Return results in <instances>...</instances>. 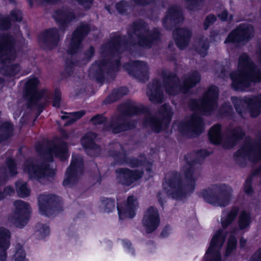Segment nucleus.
Instances as JSON below:
<instances>
[{
  "instance_id": "54",
  "label": "nucleus",
  "mask_w": 261,
  "mask_h": 261,
  "mask_svg": "<svg viewBox=\"0 0 261 261\" xmlns=\"http://www.w3.org/2000/svg\"><path fill=\"white\" fill-rule=\"evenodd\" d=\"M11 22L8 18H0V30H6L10 27Z\"/></svg>"
},
{
  "instance_id": "51",
  "label": "nucleus",
  "mask_w": 261,
  "mask_h": 261,
  "mask_svg": "<svg viewBox=\"0 0 261 261\" xmlns=\"http://www.w3.org/2000/svg\"><path fill=\"white\" fill-rule=\"evenodd\" d=\"M61 99V92L59 89H56L53 103V106L57 108H59L60 107Z\"/></svg>"
},
{
  "instance_id": "1",
  "label": "nucleus",
  "mask_w": 261,
  "mask_h": 261,
  "mask_svg": "<svg viewBox=\"0 0 261 261\" xmlns=\"http://www.w3.org/2000/svg\"><path fill=\"white\" fill-rule=\"evenodd\" d=\"M161 38L159 30L155 28L150 32L143 20L136 21L130 25L127 35H115L110 41L101 46L100 54L103 59L93 64L89 71L91 79L102 84L107 75L113 77L120 65V55L124 50L132 54L140 48L149 49L156 44Z\"/></svg>"
},
{
  "instance_id": "9",
  "label": "nucleus",
  "mask_w": 261,
  "mask_h": 261,
  "mask_svg": "<svg viewBox=\"0 0 261 261\" xmlns=\"http://www.w3.org/2000/svg\"><path fill=\"white\" fill-rule=\"evenodd\" d=\"M163 85L169 94L175 95L181 91L184 93L200 82L201 76L197 71H193L184 76L182 85L179 84L178 78L172 72L163 71Z\"/></svg>"
},
{
  "instance_id": "44",
  "label": "nucleus",
  "mask_w": 261,
  "mask_h": 261,
  "mask_svg": "<svg viewBox=\"0 0 261 261\" xmlns=\"http://www.w3.org/2000/svg\"><path fill=\"white\" fill-rule=\"evenodd\" d=\"M104 212L109 213L112 212L115 208L114 199L111 198H105L101 201Z\"/></svg>"
},
{
  "instance_id": "60",
  "label": "nucleus",
  "mask_w": 261,
  "mask_h": 261,
  "mask_svg": "<svg viewBox=\"0 0 261 261\" xmlns=\"http://www.w3.org/2000/svg\"><path fill=\"white\" fill-rule=\"evenodd\" d=\"M210 37L214 40L216 41L219 39V34L218 31L216 30H212L210 32Z\"/></svg>"
},
{
  "instance_id": "21",
  "label": "nucleus",
  "mask_w": 261,
  "mask_h": 261,
  "mask_svg": "<svg viewBox=\"0 0 261 261\" xmlns=\"http://www.w3.org/2000/svg\"><path fill=\"white\" fill-rule=\"evenodd\" d=\"M254 29L248 24H241L235 30L229 33L225 43L248 42L253 36Z\"/></svg>"
},
{
  "instance_id": "17",
  "label": "nucleus",
  "mask_w": 261,
  "mask_h": 261,
  "mask_svg": "<svg viewBox=\"0 0 261 261\" xmlns=\"http://www.w3.org/2000/svg\"><path fill=\"white\" fill-rule=\"evenodd\" d=\"M204 124L201 117L194 113L190 118L179 124L178 129L184 135L194 138L203 132Z\"/></svg>"
},
{
  "instance_id": "63",
  "label": "nucleus",
  "mask_w": 261,
  "mask_h": 261,
  "mask_svg": "<svg viewBox=\"0 0 261 261\" xmlns=\"http://www.w3.org/2000/svg\"><path fill=\"white\" fill-rule=\"evenodd\" d=\"M124 245L129 250L132 249V244L128 241H123Z\"/></svg>"
},
{
  "instance_id": "24",
  "label": "nucleus",
  "mask_w": 261,
  "mask_h": 261,
  "mask_svg": "<svg viewBox=\"0 0 261 261\" xmlns=\"http://www.w3.org/2000/svg\"><path fill=\"white\" fill-rule=\"evenodd\" d=\"M160 223V218L158 210L153 206L149 207L144 213L142 223L147 233L155 231Z\"/></svg>"
},
{
  "instance_id": "58",
  "label": "nucleus",
  "mask_w": 261,
  "mask_h": 261,
  "mask_svg": "<svg viewBox=\"0 0 261 261\" xmlns=\"http://www.w3.org/2000/svg\"><path fill=\"white\" fill-rule=\"evenodd\" d=\"M134 3L139 6H145L153 2L154 0H132Z\"/></svg>"
},
{
  "instance_id": "52",
  "label": "nucleus",
  "mask_w": 261,
  "mask_h": 261,
  "mask_svg": "<svg viewBox=\"0 0 261 261\" xmlns=\"http://www.w3.org/2000/svg\"><path fill=\"white\" fill-rule=\"evenodd\" d=\"M11 18L13 21L20 22L22 21V13L19 10H14L11 12Z\"/></svg>"
},
{
  "instance_id": "30",
  "label": "nucleus",
  "mask_w": 261,
  "mask_h": 261,
  "mask_svg": "<svg viewBox=\"0 0 261 261\" xmlns=\"http://www.w3.org/2000/svg\"><path fill=\"white\" fill-rule=\"evenodd\" d=\"M173 34L176 45L179 49H183L189 45L192 33L188 29L179 28L174 31Z\"/></svg>"
},
{
  "instance_id": "41",
  "label": "nucleus",
  "mask_w": 261,
  "mask_h": 261,
  "mask_svg": "<svg viewBox=\"0 0 261 261\" xmlns=\"http://www.w3.org/2000/svg\"><path fill=\"white\" fill-rule=\"evenodd\" d=\"M16 190L18 195L22 198L29 196L30 194V190L27 187V184L22 180H19L15 182Z\"/></svg>"
},
{
  "instance_id": "8",
  "label": "nucleus",
  "mask_w": 261,
  "mask_h": 261,
  "mask_svg": "<svg viewBox=\"0 0 261 261\" xmlns=\"http://www.w3.org/2000/svg\"><path fill=\"white\" fill-rule=\"evenodd\" d=\"M14 44L13 37L0 33V61L3 64L0 69V73L5 76H13L20 70V67L17 64L7 65L14 61L16 57L14 49Z\"/></svg>"
},
{
  "instance_id": "35",
  "label": "nucleus",
  "mask_w": 261,
  "mask_h": 261,
  "mask_svg": "<svg viewBox=\"0 0 261 261\" xmlns=\"http://www.w3.org/2000/svg\"><path fill=\"white\" fill-rule=\"evenodd\" d=\"M128 93V90L126 87H120L113 90L111 95L108 96L103 101L105 104L113 103L120 98Z\"/></svg>"
},
{
  "instance_id": "27",
  "label": "nucleus",
  "mask_w": 261,
  "mask_h": 261,
  "mask_svg": "<svg viewBox=\"0 0 261 261\" xmlns=\"http://www.w3.org/2000/svg\"><path fill=\"white\" fill-rule=\"evenodd\" d=\"M182 13L180 8L177 6H172L168 9L165 18L163 20V23L166 29L171 30L182 21Z\"/></svg>"
},
{
  "instance_id": "3",
  "label": "nucleus",
  "mask_w": 261,
  "mask_h": 261,
  "mask_svg": "<svg viewBox=\"0 0 261 261\" xmlns=\"http://www.w3.org/2000/svg\"><path fill=\"white\" fill-rule=\"evenodd\" d=\"M36 151L40 154L43 162L38 165L36 161L30 158L24 163V171L28 173L32 178L36 179L42 184H47L54 180L55 173L49 168L48 164L53 160V155L61 161L66 160L68 157L67 144L61 142L58 144L49 143L44 146L38 145L36 147Z\"/></svg>"
},
{
  "instance_id": "49",
  "label": "nucleus",
  "mask_w": 261,
  "mask_h": 261,
  "mask_svg": "<svg viewBox=\"0 0 261 261\" xmlns=\"http://www.w3.org/2000/svg\"><path fill=\"white\" fill-rule=\"evenodd\" d=\"M186 2L187 8L190 10L197 9L202 3L203 0H184Z\"/></svg>"
},
{
  "instance_id": "14",
  "label": "nucleus",
  "mask_w": 261,
  "mask_h": 261,
  "mask_svg": "<svg viewBox=\"0 0 261 261\" xmlns=\"http://www.w3.org/2000/svg\"><path fill=\"white\" fill-rule=\"evenodd\" d=\"M232 189L225 184L215 185L203 191L201 194L204 200L214 205L224 207L229 203Z\"/></svg>"
},
{
  "instance_id": "50",
  "label": "nucleus",
  "mask_w": 261,
  "mask_h": 261,
  "mask_svg": "<svg viewBox=\"0 0 261 261\" xmlns=\"http://www.w3.org/2000/svg\"><path fill=\"white\" fill-rule=\"evenodd\" d=\"M252 180V176L250 175L246 179L244 186V191L248 195H251L253 193L252 188L251 187V183Z\"/></svg>"
},
{
  "instance_id": "6",
  "label": "nucleus",
  "mask_w": 261,
  "mask_h": 261,
  "mask_svg": "<svg viewBox=\"0 0 261 261\" xmlns=\"http://www.w3.org/2000/svg\"><path fill=\"white\" fill-rule=\"evenodd\" d=\"M239 208L233 207L229 211L223 212L221 219L223 229L217 230L213 237L210 246L203 257V261H221L220 251L225 241L227 232L224 229L228 227L236 220Z\"/></svg>"
},
{
  "instance_id": "15",
  "label": "nucleus",
  "mask_w": 261,
  "mask_h": 261,
  "mask_svg": "<svg viewBox=\"0 0 261 261\" xmlns=\"http://www.w3.org/2000/svg\"><path fill=\"white\" fill-rule=\"evenodd\" d=\"M172 116L170 106L165 103L159 109L158 114L155 115L148 114L144 120L143 124L145 126L149 127L156 133H159L163 127L164 121H169Z\"/></svg>"
},
{
  "instance_id": "25",
  "label": "nucleus",
  "mask_w": 261,
  "mask_h": 261,
  "mask_svg": "<svg viewBox=\"0 0 261 261\" xmlns=\"http://www.w3.org/2000/svg\"><path fill=\"white\" fill-rule=\"evenodd\" d=\"M146 94L149 100L154 103H161L164 101L163 88L161 82L156 79L149 82Z\"/></svg>"
},
{
  "instance_id": "32",
  "label": "nucleus",
  "mask_w": 261,
  "mask_h": 261,
  "mask_svg": "<svg viewBox=\"0 0 261 261\" xmlns=\"http://www.w3.org/2000/svg\"><path fill=\"white\" fill-rule=\"evenodd\" d=\"M10 231L4 227H0V261H5L6 250L10 245Z\"/></svg>"
},
{
  "instance_id": "4",
  "label": "nucleus",
  "mask_w": 261,
  "mask_h": 261,
  "mask_svg": "<svg viewBox=\"0 0 261 261\" xmlns=\"http://www.w3.org/2000/svg\"><path fill=\"white\" fill-rule=\"evenodd\" d=\"M90 30V27L88 24L81 23L73 33L67 50L70 57L67 58L66 61V71L69 74L73 72L72 68L73 66L86 64L94 54L95 50L93 46H90L84 53H80L82 47V42Z\"/></svg>"
},
{
  "instance_id": "26",
  "label": "nucleus",
  "mask_w": 261,
  "mask_h": 261,
  "mask_svg": "<svg viewBox=\"0 0 261 261\" xmlns=\"http://www.w3.org/2000/svg\"><path fill=\"white\" fill-rule=\"evenodd\" d=\"M138 205L137 198L134 196H128L126 203L122 205H117L119 219L124 220L126 218H133L135 215Z\"/></svg>"
},
{
  "instance_id": "48",
  "label": "nucleus",
  "mask_w": 261,
  "mask_h": 261,
  "mask_svg": "<svg viewBox=\"0 0 261 261\" xmlns=\"http://www.w3.org/2000/svg\"><path fill=\"white\" fill-rule=\"evenodd\" d=\"M219 112L221 115L229 116L232 114V108L229 103H224L219 109Z\"/></svg>"
},
{
  "instance_id": "36",
  "label": "nucleus",
  "mask_w": 261,
  "mask_h": 261,
  "mask_svg": "<svg viewBox=\"0 0 261 261\" xmlns=\"http://www.w3.org/2000/svg\"><path fill=\"white\" fill-rule=\"evenodd\" d=\"M208 138L211 142L214 144H219L222 140V135L221 126L216 124L212 126L208 132Z\"/></svg>"
},
{
  "instance_id": "39",
  "label": "nucleus",
  "mask_w": 261,
  "mask_h": 261,
  "mask_svg": "<svg viewBox=\"0 0 261 261\" xmlns=\"http://www.w3.org/2000/svg\"><path fill=\"white\" fill-rule=\"evenodd\" d=\"M61 113L68 114V116H62L61 117V118L63 120L65 119H68L64 125V126H68L74 123L77 119L81 118L83 116H84L85 114V111L82 110L69 114L64 113L63 111H62Z\"/></svg>"
},
{
  "instance_id": "62",
  "label": "nucleus",
  "mask_w": 261,
  "mask_h": 261,
  "mask_svg": "<svg viewBox=\"0 0 261 261\" xmlns=\"http://www.w3.org/2000/svg\"><path fill=\"white\" fill-rule=\"evenodd\" d=\"M169 225H166L165 227L163 228L162 230L161 233V236L162 237H167L169 234Z\"/></svg>"
},
{
  "instance_id": "5",
  "label": "nucleus",
  "mask_w": 261,
  "mask_h": 261,
  "mask_svg": "<svg viewBox=\"0 0 261 261\" xmlns=\"http://www.w3.org/2000/svg\"><path fill=\"white\" fill-rule=\"evenodd\" d=\"M232 86L236 90L244 91L252 83L261 81V71L251 61L249 56L243 54L238 62V70L230 74Z\"/></svg>"
},
{
  "instance_id": "57",
  "label": "nucleus",
  "mask_w": 261,
  "mask_h": 261,
  "mask_svg": "<svg viewBox=\"0 0 261 261\" xmlns=\"http://www.w3.org/2000/svg\"><path fill=\"white\" fill-rule=\"evenodd\" d=\"M249 261H261V248L258 249L252 255Z\"/></svg>"
},
{
  "instance_id": "56",
  "label": "nucleus",
  "mask_w": 261,
  "mask_h": 261,
  "mask_svg": "<svg viewBox=\"0 0 261 261\" xmlns=\"http://www.w3.org/2000/svg\"><path fill=\"white\" fill-rule=\"evenodd\" d=\"M78 3L83 6L86 9H89L92 4L93 0H76Z\"/></svg>"
},
{
  "instance_id": "12",
  "label": "nucleus",
  "mask_w": 261,
  "mask_h": 261,
  "mask_svg": "<svg viewBox=\"0 0 261 261\" xmlns=\"http://www.w3.org/2000/svg\"><path fill=\"white\" fill-rule=\"evenodd\" d=\"M218 97V88L211 86L201 100L191 99L189 101L188 106L193 111L198 110L203 115H210L217 108Z\"/></svg>"
},
{
  "instance_id": "11",
  "label": "nucleus",
  "mask_w": 261,
  "mask_h": 261,
  "mask_svg": "<svg viewBox=\"0 0 261 261\" xmlns=\"http://www.w3.org/2000/svg\"><path fill=\"white\" fill-rule=\"evenodd\" d=\"M258 141L246 140L244 145L234 155L236 162L241 167L246 164V158L253 162L261 160V132L258 133Z\"/></svg>"
},
{
  "instance_id": "38",
  "label": "nucleus",
  "mask_w": 261,
  "mask_h": 261,
  "mask_svg": "<svg viewBox=\"0 0 261 261\" xmlns=\"http://www.w3.org/2000/svg\"><path fill=\"white\" fill-rule=\"evenodd\" d=\"M251 222V218L250 214L246 211H242L239 215L238 223L240 230L249 228Z\"/></svg>"
},
{
  "instance_id": "40",
  "label": "nucleus",
  "mask_w": 261,
  "mask_h": 261,
  "mask_svg": "<svg viewBox=\"0 0 261 261\" xmlns=\"http://www.w3.org/2000/svg\"><path fill=\"white\" fill-rule=\"evenodd\" d=\"M61 113L68 114V116H62L61 117V118L63 120L65 119H68L64 125V126H68L74 123L77 119L81 118L83 116H84L85 114V111L82 110L69 114L64 113L63 111H62Z\"/></svg>"
},
{
  "instance_id": "28",
  "label": "nucleus",
  "mask_w": 261,
  "mask_h": 261,
  "mask_svg": "<svg viewBox=\"0 0 261 261\" xmlns=\"http://www.w3.org/2000/svg\"><path fill=\"white\" fill-rule=\"evenodd\" d=\"M54 17L58 23L60 31L64 33L69 23L75 19V15L71 9L63 8L56 11Z\"/></svg>"
},
{
  "instance_id": "31",
  "label": "nucleus",
  "mask_w": 261,
  "mask_h": 261,
  "mask_svg": "<svg viewBox=\"0 0 261 261\" xmlns=\"http://www.w3.org/2000/svg\"><path fill=\"white\" fill-rule=\"evenodd\" d=\"M60 37L58 30L52 28L44 31L42 35V42L46 47L51 49L57 46Z\"/></svg>"
},
{
  "instance_id": "61",
  "label": "nucleus",
  "mask_w": 261,
  "mask_h": 261,
  "mask_svg": "<svg viewBox=\"0 0 261 261\" xmlns=\"http://www.w3.org/2000/svg\"><path fill=\"white\" fill-rule=\"evenodd\" d=\"M4 192L6 195H11L14 193V191L13 188L10 186L6 187L4 190Z\"/></svg>"
},
{
  "instance_id": "43",
  "label": "nucleus",
  "mask_w": 261,
  "mask_h": 261,
  "mask_svg": "<svg viewBox=\"0 0 261 261\" xmlns=\"http://www.w3.org/2000/svg\"><path fill=\"white\" fill-rule=\"evenodd\" d=\"M36 228L38 238L40 239L45 238L50 233L49 227L46 224L38 223L36 225Z\"/></svg>"
},
{
  "instance_id": "22",
  "label": "nucleus",
  "mask_w": 261,
  "mask_h": 261,
  "mask_svg": "<svg viewBox=\"0 0 261 261\" xmlns=\"http://www.w3.org/2000/svg\"><path fill=\"white\" fill-rule=\"evenodd\" d=\"M15 212L12 216V221L16 227L22 228L29 220L30 213L29 204L21 200H16L14 202Z\"/></svg>"
},
{
  "instance_id": "23",
  "label": "nucleus",
  "mask_w": 261,
  "mask_h": 261,
  "mask_svg": "<svg viewBox=\"0 0 261 261\" xmlns=\"http://www.w3.org/2000/svg\"><path fill=\"white\" fill-rule=\"evenodd\" d=\"M117 182L125 186H129L139 180L143 172L138 170H130L127 168H119L115 170Z\"/></svg>"
},
{
  "instance_id": "45",
  "label": "nucleus",
  "mask_w": 261,
  "mask_h": 261,
  "mask_svg": "<svg viewBox=\"0 0 261 261\" xmlns=\"http://www.w3.org/2000/svg\"><path fill=\"white\" fill-rule=\"evenodd\" d=\"M237 245V239L233 236H230L228 240L225 256H229L232 252L236 249Z\"/></svg>"
},
{
  "instance_id": "46",
  "label": "nucleus",
  "mask_w": 261,
  "mask_h": 261,
  "mask_svg": "<svg viewBox=\"0 0 261 261\" xmlns=\"http://www.w3.org/2000/svg\"><path fill=\"white\" fill-rule=\"evenodd\" d=\"M14 260L15 261H27L25 259V253L19 243H18L16 246Z\"/></svg>"
},
{
  "instance_id": "34",
  "label": "nucleus",
  "mask_w": 261,
  "mask_h": 261,
  "mask_svg": "<svg viewBox=\"0 0 261 261\" xmlns=\"http://www.w3.org/2000/svg\"><path fill=\"white\" fill-rule=\"evenodd\" d=\"M245 133L240 127L234 128L229 131L227 137L224 140L225 145L227 148H231L234 146L239 140L242 139Z\"/></svg>"
},
{
  "instance_id": "42",
  "label": "nucleus",
  "mask_w": 261,
  "mask_h": 261,
  "mask_svg": "<svg viewBox=\"0 0 261 261\" xmlns=\"http://www.w3.org/2000/svg\"><path fill=\"white\" fill-rule=\"evenodd\" d=\"M209 47L208 42L204 37L200 38L195 44L196 51L201 56H205Z\"/></svg>"
},
{
  "instance_id": "7",
  "label": "nucleus",
  "mask_w": 261,
  "mask_h": 261,
  "mask_svg": "<svg viewBox=\"0 0 261 261\" xmlns=\"http://www.w3.org/2000/svg\"><path fill=\"white\" fill-rule=\"evenodd\" d=\"M119 114H115L111 118L108 124L104 125L102 127L104 130L111 131L116 134L135 128L137 122L131 119L130 117L143 112L144 109L132 103H126L119 107Z\"/></svg>"
},
{
  "instance_id": "59",
  "label": "nucleus",
  "mask_w": 261,
  "mask_h": 261,
  "mask_svg": "<svg viewBox=\"0 0 261 261\" xmlns=\"http://www.w3.org/2000/svg\"><path fill=\"white\" fill-rule=\"evenodd\" d=\"M228 13L227 10H224L218 14V16L222 20L225 21L228 19Z\"/></svg>"
},
{
  "instance_id": "16",
  "label": "nucleus",
  "mask_w": 261,
  "mask_h": 261,
  "mask_svg": "<svg viewBox=\"0 0 261 261\" xmlns=\"http://www.w3.org/2000/svg\"><path fill=\"white\" fill-rule=\"evenodd\" d=\"M233 103L236 111L243 117L247 108H248L252 117L257 116L261 112V95L251 97H244L243 99L232 98Z\"/></svg>"
},
{
  "instance_id": "13",
  "label": "nucleus",
  "mask_w": 261,
  "mask_h": 261,
  "mask_svg": "<svg viewBox=\"0 0 261 261\" xmlns=\"http://www.w3.org/2000/svg\"><path fill=\"white\" fill-rule=\"evenodd\" d=\"M109 154L120 165H126L132 168L144 166H146L147 172H151L152 163L147 160L144 154L140 155L138 158L128 157L124 152L123 147L119 143H114V149L109 150Z\"/></svg>"
},
{
  "instance_id": "33",
  "label": "nucleus",
  "mask_w": 261,
  "mask_h": 261,
  "mask_svg": "<svg viewBox=\"0 0 261 261\" xmlns=\"http://www.w3.org/2000/svg\"><path fill=\"white\" fill-rule=\"evenodd\" d=\"M6 167L0 168V185H3L7 180L8 173L11 176H15L17 174L16 164L12 159L9 158L6 160Z\"/></svg>"
},
{
  "instance_id": "20",
  "label": "nucleus",
  "mask_w": 261,
  "mask_h": 261,
  "mask_svg": "<svg viewBox=\"0 0 261 261\" xmlns=\"http://www.w3.org/2000/svg\"><path fill=\"white\" fill-rule=\"evenodd\" d=\"M123 68L130 76L139 81L144 82L149 79V68L145 62L131 61L125 64Z\"/></svg>"
},
{
  "instance_id": "19",
  "label": "nucleus",
  "mask_w": 261,
  "mask_h": 261,
  "mask_svg": "<svg viewBox=\"0 0 261 261\" xmlns=\"http://www.w3.org/2000/svg\"><path fill=\"white\" fill-rule=\"evenodd\" d=\"M40 213L49 216L62 211L61 200L59 197L52 195H40L38 198Z\"/></svg>"
},
{
  "instance_id": "29",
  "label": "nucleus",
  "mask_w": 261,
  "mask_h": 261,
  "mask_svg": "<svg viewBox=\"0 0 261 261\" xmlns=\"http://www.w3.org/2000/svg\"><path fill=\"white\" fill-rule=\"evenodd\" d=\"M97 134L90 132L86 134L83 138L82 143L85 147V151L90 156H97L100 151V147L93 141L96 139Z\"/></svg>"
},
{
  "instance_id": "47",
  "label": "nucleus",
  "mask_w": 261,
  "mask_h": 261,
  "mask_svg": "<svg viewBox=\"0 0 261 261\" xmlns=\"http://www.w3.org/2000/svg\"><path fill=\"white\" fill-rule=\"evenodd\" d=\"M107 121V119L102 114H97L90 119V122L94 125L105 124Z\"/></svg>"
},
{
  "instance_id": "2",
  "label": "nucleus",
  "mask_w": 261,
  "mask_h": 261,
  "mask_svg": "<svg viewBox=\"0 0 261 261\" xmlns=\"http://www.w3.org/2000/svg\"><path fill=\"white\" fill-rule=\"evenodd\" d=\"M208 155L206 150H201L195 154V158L189 160V154L185 155L186 164L183 167L185 176L184 183L180 174L171 172L165 175V183L163 189L169 197L175 200H181L191 193L195 188V182L200 176V170L197 164L200 165L205 157Z\"/></svg>"
},
{
  "instance_id": "18",
  "label": "nucleus",
  "mask_w": 261,
  "mask_h": 261,
  "mask_svg": "<svg viewBox=\"0 0 261 261\" xmlns=\"http://www.w3.org/2000/svg\"><path fill=\"white\" fill-rule=\"evenodd\" d=\"M83 160L77 154L72 155L70 165L67 169L66 177L63 181L64 186H72L76 184L83 171Z\"/></svg>"
},
{
  "instance_id": "10",
  "label": "nucleus",
  "mask_w": 261,
  "mask_h": 261,
  "mask_svg": "<svg viewBox=\"0 0 261 261\" xmlns=\"http://www.w3.org/2000/svg\"><path fill=\"white\" fill-rule=\"evenodd\" d=\"M38 83V80L36 77L30 79L25 83V98L27 100V108L38 110L34 121L40 115L48 99L46 91L37 90Z\"/></svg>"
},
{
  "instance_id": "55",
  "label": "nucleus",
  "mask_w": 261,
  "mask_h": 261,
  "mask_svg": "<svg viewBox=\"0 0 261 261\" xmlns=\"http://www.w3.org/2000/svg\"><path fill=\"white\" fill-rule=\"evenodd\" d=\"M127 3L122 1L116 4V8L118 11L121 14L124 13L127 10Z\"/></svg>"
},
{
  "instance_id": "37",
  "label": "nucleus",
  "mask_w": 261,
  "mask_h": 261,
  "mask_svg": "<svg viewBox=\"0 0 261 261\" xmlns=\"http://www.w3.org/2000/svg\"><path fill=\"white\" fill-rule=\"evenodd\" d=\"M13 125L9 122H5L0 125V142L13 135Z\"/></svg>"
},
{
  "instance_id": "53",
  "label": "nucleus",
  "mask_w": 261,
  "mask_h": 261,
  "mask_svg": "<svg viewBox=\"0 0 261 261\" xmlns=\"http://www.w3.org/2000/svg\"><path fill=\"white\" fill-rule=\"evenodd\" d=\"M216 20V17L213 15H208L203 22L204 29L206 30L210 25L213 24Z\"/></svg>"
},
{
  "instance_id": "64",
  "label": "nucleus",
  "mask_w": 261,
  "mask_h": 261,
  "mask_svg": "<svg viewBox=\"0 0 261 261\" xmlns=\"http://www.w3.org/2000/svg\"><path fill=\"white\" fill-rule=\"evenodd\" d=\"M246 243V240L242 237L240 240V246L241 248H243Z\"/></svg>"
}]
</instances>
